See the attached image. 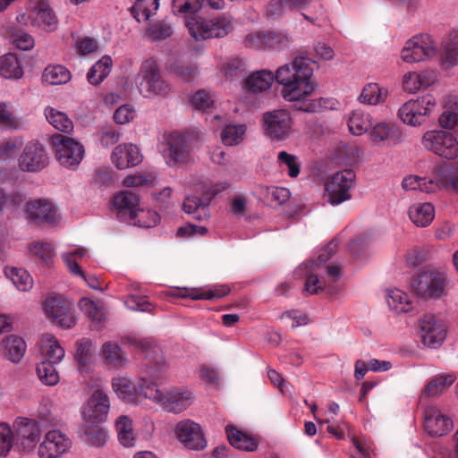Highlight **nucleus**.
<instances>
[{"instance_id":"f257e3e1","label":"nucleus","mask_w":458,"mask_h":458,"mask_svg":"<svg viewBox=\"0 0 458 458\" xmlns=\"http://www.w3.org/2000/svg\"><path fill=\"white\" fill-rule=\"evenodd\" d=\"M316 62L304 55H296L291 62L278 67L275 73L261 70L246 80L247 88L253 92L268 89L276 81L282 86L281 96L293 103V106L304 113H321L337 109L339 103L333 98H311L318 84L313 80Z\"/></svg>"},{"instance_id":"f03ea898","label":"nucleus","mask_w":458,"mask_h":458,"mask_svg":"<svg viewBox=\"0 0 458 458\" xmlns=\"http://www.w3.org/2000/svg\"><path fill=\"white\" fill-rule=\"evenodd\" d=\"M134 81L140 94L146 98H165L171 92L169 83L161 76L157 62L151 57L142 61Z\"/></svg>"},{"instance_id":"7ed1b4c3","label":"nucleus","mask_w":458,"mask_h":458,"mask_svg":"<svg viewBox=\"0 0 458 458\" xmlns=\"http://www.w3.org/2000/svg\"><path fill=\"white\" fill-rule=\"evenodd\" d=\"M145 398L160 405L168 412L180 413L192 404L194 395L188 388H161L157 383H154V385L147 386Z\"/></svg>"},{"instance_id":"20e7f679","label":"nucleus","mask_w":458,"mask_h":458,"mask_svg":"<svg viewBox=\"0 0 458 458\" xmlns=\"http://www.w3.org/2000/svg\"><path fill=\"white\" fill-rule=\"evenodd\" d=\"M337 248L338 241L336 239L332 240L327 246L319 250L316 259H310L300 265L295 269L294 276L305 279V292L310 294H317L319 291L329 287L326 281L320 280L314 271L331 259Z\"/></svg>"},{"instance_id":"39448f33","label":"nucleus","mask_w":458,"mask_h":458,"mask_svg":"<svg viewBox=\"0 0 458 458\" xmlns=\"http://www.w3.org/2000/svg\"><path fill=\"white\" fill-rule=\"evenodd\" d=\"M158 149L166 165L174 166L191 159L192 147L188 136L175 131L163 136Z\"/></svg>"},{"instance_id":"423d86ee","label":"nucleus","mask_w":458,"mask_h":458,"mask_svg":"<svg viewBox=\"0 0 458 458\" xmlns=\"http://www.w3.org/2000/svg\"><path fill=\"white\" fill-rule=\"evenodd\" d=\"M447 283L445 273L426 268L413 279L411 286L418 295L437 300L447 294Z\"/></svg>"},{"instance_id":"0eeeda50","label":"nucleus","mask_w":458,"mask_h":458,"mask_svg":"<svg viewBox=\"0 0 458 458\" xmlns=\"http://www.w3.org/2000/svg\"><path fill=\"white\" fill-rule=\"evenodd\" d=\"M425 149L448 160L458 157V140L451 132L437 129L427 131L422 137Z\"/></svg>"},{"instance_id":"6e6552de","label":"nucleus","mask_w":458,"mask_h":458,"mask_svg":"<svg viewBox=\"0 0 458 458\" xmlns=\"http://www.w3.org/2000/svg\"><path fill=\"white\" fill-rule=\"evenodd\" d=\"M355 181L356 174L351 169H344L333 174L325 183V196L327 201L336 206L351 199Z\"/></svg>"},{"instance_id":"1a4fd4ad","label":"nucleus","mask_w":458,"mask_h":458,"mask_svg":"<svg viewBox=\"0 0 458 458\" xmlns=\"http://www.w3.org/2000/svg\"><path fill=\"white\" fill-rule=\"evenodd\" d=\"M262 124L267 136L272 140L284 141L294 132V121L286 109H275L263 114Z\"/></svg>"},{"instance_id":"9d476101","label":"nucleus","mask_w":458,"mask_h":458,"mask_svg":"<svg viewBox=\"0 0 458 458\" xmlns=\"http://www.w3.org/2000/svg\"><path fill=\"white\" fill-rule=\"evenodd\" d=\"M51 143L60 165L75 169L82 161L85 155L84 147L74 139L55 134L51 138Z\"/></svg>"},{"instance_id":"9b49d317","label":"nucleus","mask_w":458,"mask_h":458,"mask_svg":"<svg viewBox=\"0 0 458 458\" xmlns=\"http://www.w3.org/2000/svg\"><path fill=\"white\" fill-rule=\"evenodd\" d=\"M437 105L436 98L427 94L405 102L398 110L402 122L411 126L421 125Z\"/></svg>"},{"instance_id":"f8f14e48","label":"nucleus","mask_w":458,"mask_h":458,"mask_svg":"<svg viewBox=\"0 0 458 458\" xmlns=\"http://www.w3.org/2000/svg\"><path fill=\"white\" fill-rule=\"evenodd\" d=\"M46 317L55 326L69 329L76 324V318L72 304L62 295L48 296L44 304Z\"/></svg>"},{"instance_id":"ddd939ff","label":"nucleus","mask_w":458,"mask_h":458,"mask_svg":"<svg viewBox=\"0 0 458 458\" xmlns=\"http://www.w3.org/2000/svg\"><path fill=\"white\" fill-rule=\"evenodd\" d=\"M437 54V46L428 35L415 36L407 40L401 51V58L408 64L423 62Z\"/></svg>"},{"instance_id":"4468645a","label":"nucleus","mask_w":458,"mask_h":458,"mask_svg":"<svg viewBox=\"0 0 458 458\" xmlns=\"http://www.w3.org/2000/svg\"><path fill=\"white\" fill-rule=\"evenodd\" d=\"M72 446V440L61 429L47 430L36 448L38 458H59L66 454Z\"/></svg>"},{"instance_id":"2eb2a0df","label":"nucleus","mask_w":458,"mask_h":458,"mask_svg":"<svg viewBox=\"0 0 458 458\" xmlns=\"http://www.w3.org/2000/svg\"><path fill=\"white\" fill-rule=\"evenodd\" d=\"M49 164V157L42 143L38 140L28 142L18 157V166L22 172L39 173Z\"/></svg>"},{"instance_id":"dca6fc26","label":"nucleus","mask_w":458,"mask_h":458,"mask_svg":"<svg viewBox=\"0 0 458 458\" xmlns=\"http://www.w3.org/2000/svg\"><path fill=\"white\" fill-rule=\"evenodd\" d=\"M13 428L17 438V444L24 452L34 451L42 437V429L38 421L33 418L18 417Z\"/></svg>"},{"instance_id":"f3484780","label":"nucleus","mask_w":458,"mask_h":458,"mask_svg":"<svg viewBox=\"0 0 458 458\" xmlns=\"http://www.w3.org/2000/svg\"><path fill=\"white\" fill-rule=\"evenodd\" d=\"M88 256V250L82 246H75L72 250L61 253V259L72 276L81 279L91 289L102 291L99 279L94 275L86 274L78 264V261Z\"/></svg>"},{"instance_id":"a211bd4d","label":"nucleus","mask_w":458,"mask_h":458,"mask_svg":"<svg viewBox=\"0 0 458 458\" xmlns=\"http://www.w3.org/2000/svg\"><path fill=\"white\" fill-rule=\"evenodd\" d=\"M154 383L143 377L133 381L127 377H118L113 378L112 388L120 400L134 404L138 403L140 396L145 398L147 386L154 385Z\"/></svg>"},{"instance_id":"6ab92c4d","label":"nucleus","mask_w":458,"mask_h":458,"mask_svg":"<svg viewBox=\"0 0 458 458\" xmlns=\"http://www.w3.org/2000/svg\"><path fill=\"white\" fill-rule=\"evenodd\" d=\"M420 336L427 347L437 349L446 338V327L442 319L434 315H424L419 321Z\"/></svg>"},{"instance_id":"aec40b11","label":"nucleus","mask_w":458,"mask_h":458,"mask_svg":"<svg viewBox=\"0 0 458 458\" xmlns=\"http://www.w3.org/2000/svg\"><path fill=\"white\" fill-rule=\"evenodd\" d=\"M110 410V401L102 390H95L81 408L83 423H104Z\"/></svg>"},{"instance_id":"412c9836","label":"nucleus","mask_w":458,"mask_h":458,"mask_svg":"<svg viewBox=\"0 0 458 458\" xmlns=\"http://www.w3.org/2000/svg\"><path fill=\"white\" fill-rule=\"evenodd\" d=\"M174 434L178 441L190 450H203L208 445L201 426L191 420L179 421L174 428Z\"/></svg>"},{"instance_id":"4be33fe9","label":"nucleus","mask_w":458,"mask_h":458,"mask_svg":"<svg viewBox=\"0 0 458 458\" xmlns=\"http://www.w3.org/2000/svg\"><path fill=\"white\" fill-rule=\"evenodd\" d=\"M27 217L37 224L57 225L61 221L58 208L49 199H38L26 205Z\"/></svg>"},{"instance_id":"5701e85b","label":"nucleus","mask_w":458,"mask_h":458,"mask_svg":"<svg viewBox=\"0 0 458 458\" xmlns=\"http://www.w3.org/2000/svg\"><path fill=\"white\" fill-rule=\"evenodd\" d=\"M435 178L427 179L418 175H408L403 179L402 187L405 191H420L432 193L440 189L441 185L448 184L446 180L447 168L438 166L434 171Z\"/></svg>"},{"instance_id":"b1692460","label":"nucleus","mask_w":458,"mask_h":458,"mask_svg":"<svg viewBox=\"0 0 458 458\" xmlns=\"http://www.w3.org/2000/svg\"><path fill=\"white\" fill-rule=\"evenodd\" d=\"M369 139L373 146L389 148L400 144L403 141V134L394 123L379 122L371 126Z\"/></svg>"},{"instance_id":"393cba45","label":"nucleus","mask_w":458,"mask_h":458,"mask_svg":"<svg viewBox=\"0 0 458 458\" xmlns=\"http://www.w3.org/2000/svg\"><path fill=\"white\" fill-rule=\"evenodd\" d=\"M142 158L140 148L132 143L119 144L111 154V161L119 170L138 165Z\"/></svg>"},{"instance_id":"a878e982","label":"nucleus","mask_w":458,"mask_h":458,"mask_svg":"<svg viewBox=\"0 0 458 458\" xmlns=\"http://www.w3.org/2000/svg\"><path fill=\"white\" fill-rule=\"evenodd\" d=\"M131 346L140 352L144 358L157 369L165 365V360L160 347L151 339L129 337Z\"/></svg>"},{"instance_id":"bb28decb","label":"nucleus","mask_w":458,"mask_h":458,"mask_svg":"<svg viewBox=\"0 0 458 458\" xmlns=\"http://www.w3.org/2000/svg\"><path fill=\"white\" fill-rule=\"evenodd\" d=\"M230 289L225 285L199 288H177L170 292V295L191 300H211L225 296Z\"/></svg>"},{"instance_id":"cd10ccee","label":"nucleus","mask_w":458,"mask_h":458,"mask_svg":"<svg viewBox=\"0 0 458 458\" xmlns=\"http://www.w3.org/2000/svg\"><path fill=\"white\" fill-rule=\"evenodd\" d=\"M425 428L431 436H443L453 428L451 419L433 406H428L424 411Z\"/></svg>"},{"instance_id":"c85d7f7f","label":"nucleus","mask_w":458,"mask_h":458,"mask_svg":"<svg viewBox=\"0 0 458 458\" xmlns=\"http://www.w3.org/2000/svg\"><path fill=\"white\" fill-rule=\"evenodd\" d=\"M113 207L116 210L117 217L124 223H127L131 215L140 207V198L138 194L131 191H123L116 194L113 199Z\"/></svg>"},{"instance_id":"c756f323","label":"nucleus","mask_w":458,"mask_h":458,"mask_svg":"<svg viewBox=\"0 0 458 458\" xmlns=\"http://www.w3.org/2000/svg\"><path fill=\"white\" fill-rule=\"evenodd\" d=\"M437 81L435 71L409 72L403 76L402 84L404 91L415 94L421 89L433 85Z\"/></svg>"},{"instance_id":"7c9ffc66","label":"nucleus","mask_w":458,"mask_h":458,"mask_svg":"<svg viewBox=\"0 0 458 458\" xmlns=\"http://www.w3.org/2000/svg\"><path fill=\"white\" fill-rule=\"evenodd\" d=\"M26 349L27 344L22 337L11 335L0 343V357L17 364L23 358Z\"/></svg>"},{"instance_id":"2f4dec72","label":"nucleus","mask_w":458,"mask_h":458,"mask_svg":"<svg viewBox=\"0 0 458 458\" xmlns=\"http://www.w3.org/2000/svg\"><path fill=\"white\" fill-rule=\"evenodd\" d=\"M38 346L42 360L59 364L65 356L64 348L52 334H44L39 341Z\"/></svg>"},{"instance_id":"473e14b6","label":"nucleus","mask_w":458,"mask_h":458,"mask_svg":"<svg viewBox=\"0 0 458 458\" xmlns=\"http://www.w3.org/2000/svg\"><path fill=\"white\" fill-rule=\"evenodd\" d=\"M98 356L106 364L114 368H121L128 363L126 352L114 341L105 342L98 351Z\"/></svg>"},{"instance_id":"72a5a7b5","label":"nucleus","mask_w":458,"mask_h":458,"mask_svg":"<svg viewBox=\"0 0 458 458\" xmlns=\"http://www.w3.org/2000/svg\"><path fill=\"white\" fill-rule=\"evenodd\" d=\"M225 433L230 445L241 451L254 452L258 449V439L244 431L238 429L236 427L227 425Z\"/></svg>"},{"instance_id":"f704fd0d","label":"nucleus","mask_w":458,"mask_h":458,"mask_svg":"<svg viewBox=\"0 0 458 458\" xmlns=\"http://www.w3.org/2000/svg\"><path fill=\"white\" fill-rule=\"evenodd\" d=\"M388 95L387 88L381 87L376 82H368L362 87L357 101L362 105L375 106L384 104Z\"/></svg>"},{"instance_id":"c9c22d12","label":"nucleus","mask_w":458,"mask_h":458,"mask_svg":"<svg viewBox=\"0 0 458 458\" xmlns=\"http://www.w3.org/2000/svg\"><path fill=\"white\" fill-rule=\"evenodd\" d=\"M316 0H270L267 5V15L276 18L285 14L291 10H306Z\"/></svg>"},{"instance_id":"e433bc0d","label":"nucleus","mask_w":458,"mask_h":458,"mask_svg":"<svg viewBox=\"0 0 458 458\" xmlns=\"http://www.w3.org/2000/svg\"><path fill=\"white\" fill-rule=\"evenodd\" d=\"M408 216L417 227H427L434 220L435 207L429 202H416L409 207Z\"/></svg>"},{"instance_id":"4c0bfd02","label":"nucleus","mask_w":458,"mask_h":458,"mask_svg":"<svg viewBox=\"0 0 458 458\" xmlns=\"http://www.w3.org/2000/svg\"><path fill=\"white\" fill-rule=\"evenodd\" d=\"M386 293V302L390 310L395 313H406L411 310L413 302L408 293L399 288H390Z\"/></svg>"},{"instance_id":"58836bf2","label":"nucleus","mask_w":458,"mask_h":458,"mask_svg":"<svg viewBox=\"0 0 458 458\" xmlns=\"http://www.w3.org/2000/svg\"><path fill=\"white\" fill-rule=\"evenodd\" d=\"M347 126L352 135L361 136L371 128L372 116L361 109H354L348 114Z\"/></svg>"},{"instance_id":"ea45409f","label":"nucleus","mask_w":458,"mask_h":458,"mask_svg":"<svg viewBox=\"0 0 458 458\" xmlns=\"http://www.w3.org/2000/svg\"><path fill=\"white\" fill-rule=\"evenodd\" d=\"M119 443L124 447H133L136 444V433L132 420L126 415H120L114 423Z\"/></svg>"},{"instance_id":"a19ab883","label":"nucleus","mask_w":458,"mask_h":458,"mask_svg":"<svg viewBox=\"0 0 458 458\" xmlns=\"http://www.w3.org/2000/svg\"><path fill=\"white\" fill-rule=\"evenodd\" d=\"M197 191L201 194V199L187 195L182 204V209L185 213L192 215L195 219L202 220L208 216L209 201L204 191H199V186L197 187Z\"/></svg>"},{"instance_id":"79ce46f5","label":"nucleus","mask_w":458,"mask_h":458,"mask_svg":"<svg viewBox=\"0 0 458 458\" xmlns=\"http://www.w3.org/2000/svg\"><path fill=\"white\" fill-rule=\"evenodd\" d=\"M4 272L18 291L27 293L32 289L34 281L31 275L26 269L16 267H5Z\"/></svg>"},{"instance_id":"37998d69","label":"nucleus","mask_w":458,"mask_h":458,"mask_svg":"<svg viewBox=\"0 0 458 458\" xmlns=\"http://www.w3.org/2000/svg\"><path fill=\"white\" fill-rule=\"evenodd\" d=\"M185 26L191 37L196 41L212 38L210 19H206L199 15L191 16L186 20Z\"/></svg>"},{"instance_id":"c03bdc74","label":"nucleus","mask_w":458,"mask_h":458,"mask_svg":"<svg viewBox=\"0 0 458 458\" xmlns=\"http://www.w3.org/2000/svg\"><path fill=\"white\" fill-rule=\"evenodd\" d=\"M441 64L445 69L458 64V31H451L443 42Z\"/></svg>"},{"instance_id":"a18cd8bd","label":"nucleus","mask_w":458,"mask_h":458,"mask_svg":"<svg viewBox=\"0 0 458 458\" xmlns=\"http://www.w3.org/2000/svg\"><path fill=\"white\" fill-rule=\"evenodd\" d=\"M455 379L456 377L453 373L437 376L425 386L420 395V402H423L426 397L438 396L445 388L452 386Z\"/></svg>"},{"instance_id":"49530a36","label":"nucleus","mask_w":458,"mask_h":458,"mask_svg":"<svg viewBox=\"0 0 458 458\" xmlns=\"http://www.w3.org/2000/svg\"><path fill=\"white\" fill-rule=\"evenodd\" d=\"M44 114L49 124L55 130L64 133H70L73 131V123L65 113L47 106L45 108Z\"/></svg>"},{"instance_id":"de8ad7c7","label":"nucleus","mask_w":458,"mask_h":458,"mask_svg":"<svg viewBox=\"0 0 458 458\" xmlns=\"http://www.w3.org/2000/svg\"><path fill=\"white\" fill-rule=\"evenodd\" d=\"M0 75L10 80H17L23 76V69L14 54H6L0 58Z\"/></svg>"},{"instance_id":"09e8293b","label":"nucleus","mask_w":458,"mask_h":458,"mask_svg":"<svg viewBox=\"0 0 458 458\" xmlns=\"http://www.w3.org/2000/svg\"><path fill=\"white\" fill-rule=\"evenodd\" d=\"M102 423H83L82 430L85 440L94 446H103L109 439L106 428L101 426Z\"/></svg>"},{"instance_id":"8fccbe9b","label":"nucleus","mask_w":458,"mask_h":458,"mask_svg":"<svg viewBox=\"0 0 458 458\" xmlns=\"http://www.w3.org/2000/svg\"><path fill=\"white\" fill-rule=\"evenodd\" d=\"M34 13H36L37 21H34V22H36L37 28L46 31H54L57 29L58 21L48 5L41 4L33 8Z\"/></svg>"},{"instance_id":"3c124183","label":"nucleus","mask_w":458,"mask_h":458,"mask_svg":"<svg viewBox=\"0 0 458 458\" xmlns=\"http://www.w3.org/2000/svg\"><path fill=\"white\" fill-rule=\"evenodd\" d=\"M113 62L110 56L105 55L99 59L87 73L88 81L94 86L99 85L110 73Z\"/></svg>"},{"instance_id":"603ef678","label":"nucleus","mask_w":458,"mask_h":458,"mask_svg":"<svg viewBox=\"0 0 458 458\" xmlns=\"http://www.w3.org/2000/svg\"><path fill=\"white\" fill-rule=\"evenodd\" d=\"M51 361L40 360L36 364V374L39 381L47 386H55L60 381V376Z\"/></svg>"},{"instance_id":"864d4df0","label":"nucleus","mask_w":458,"mask_h":458,"mask_svg":"<svg viewBox=\"0 0 458 458\" xmlns=\"http://www.w3.org/2000/svg\"><path fill=\"white\" fill-rule=\"evenodd\" d=\"M442 129L452 130L458 124V100L450 98L445 102L444 109L438 117Z\"/></svg>"},{"instance_id":"5fc2aeb1","label":"nucleus","mask_w":458,"mask_h":458,"mask_svg":"<svg viewBox=\"0 0 458 458\" xmlns=\"http://www.w3.org/2000/svg\"><path fill=\"white\" fill-rule=\"evenodd\" d=\"M210 24L212 38H224L234 28L233 17L226 13L210 18Z\"/></svg>"},{"instance_id":"6e6d98bb","label":"nucleus","mask_w":458,"mask_h":458,"mask_svg":"<svg viewBox=\"0 0 458 458\" xmlns=\"http://www.w3.org/2000/svg\"><path fill=\"white\" fill-rule=\"evenodd\" d=\"M204 0H173L172 9L175 15L182 17L185 21L197 13L203 6Z\"/></svg>"},{"instance_id":"4d7b16f0","label":"nucleus","mask_w":458,"mask_h":458,"mask_svg":"<svg viewBox=\"0 0 458 458\" xmlns=\"http://www.w3.org/2000/svg\"><path fill=\"white\" fill-rule=\"evenodd\" d=\"M159 0H137L131 7V13L139 22H144L156 14Z\"/></svg>"},{"instance_id":"13d9d810","label":"nucleus","mask_w":458,"mask_h":458,"mask_svg":"<svg viewBox=\"0 0 458 458\" xmlns=\"http://www.w3.org/2000/svg\"><path fill=\"white\" fill-rule=\"evenodd\" d=\"M247 126L244 123L228 124L221 131L222 142L226 146H236L245 138Z\"/></svg>"},{"instance_id":"bf43d9fd","label":"nucleus","mask_w":458,"mask_h":458,"mask_svg":"<svg viewBox=\"0 0 458 458\" xmlns=\"http://www.w3.org/2000/svg\"><path fill=\"white\" fill-rule=\"evenodd\" d=\"M28 250L31 256L39 259L46 265H49L55 256V247L51 243L43 241L30 243Z\"/></svg>"},{"instance_id":"052dcab7","label":"nucleus","mask_w":458,"mask_h":458,"mask_svg":"<svg viewBox=\"0 0 458 458\" xmlns=\"http://www.w3.org/2000/svg\"><path fill=\"white\" fill-rule=\"evenodd\" d=\"M127 224L143 228L155 226L159 222V216L157 212L140 208V207L133 212Z\"/></svg>"},{"instance_id":"680f3d73","label":"nucleus","mask_w":458,"mask_h":458,"mask_svg":"<svg viewBox=\"0 0 458 458\" xmlns=\"http://www.w3.org/2000/svg\"><path fill=\"white\" fill-rule=\"evenodd\" d=\"M42 80L50 85L64 84L71 80V73L63 65H49L45 69Z\"/></svg>"},{"instance_id":"e2e57ef3","label":"nucleus","mask_w":458,"mask_h":458,"mask_svg":"<svg viewBox=\"0 0 458 458\" xmlns=\"http://www.w3.org/2000/svg\"><path fill=\"white\" fill-rule=\"evenodd\" d=\"M95 348L91 339L83 338L79 342L76 355L81 371L86 370L87 366L90 364Z\"/></svg>"},{"instance_id":"0e129e2a","label":"nucleus","mask_w":458,"mask_h":458,"mask_svg":"<svg viewBox=\"0 0 458 458\" xmlns=\"http://www.w3.org/2000/svg\"><path fill=\"white\" fill-rule=\"evenodd\" d=\"M293 42L291 36L285 31H267V50H284Z\"/></svg>"},{"instance_id":"69168bd1","label":"nucleus","mask_w":458,"mask_h":458,"mask_svg":"<svg viewBox=\"0 0 458 458\" xmlns=\"http://www.w3.org/2000/svg\"><path fill=\"white\" fill-rule=\"evenodd\" d=\"M277 162L281 168L287 169V174L291 177H297L301 171V161L295 155L280 151L277 156Z\"/></svg>"},{"instance_id":"338daca9","label":"nucleus","mask_w":458,"mask_h":458,"mask_svg":"<svg viewBox=\"0 0 458 458\" xmlns=\"http://www.w3.org/2000/svg\"><path fill=\"white\" fill-rule=\"evenodd\" d=\"M14 429L6 423L0 422V456L5 457L14 445Z\"/></svg>"},{"instance_id":"774afa93","label":"nucleus","mask_w":458,"mask_h":458,"mask_svg":"<svg viewBox=\"0 0 458 458\" xmlns=\"http://www.w3.org/2000/svg\"><path fill=\"white\" fill-rule=\"evenodd\" d=\"M80 309L96 324H100L104 319V312L101 307L89 298H82L79 302Z\"/></svg>"}]
</instances>
